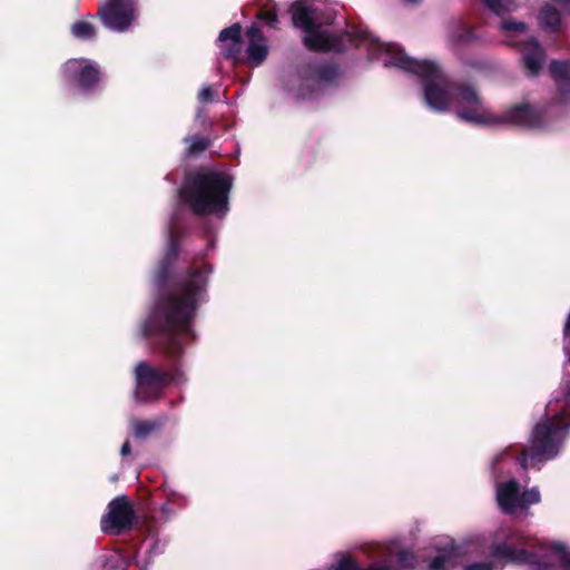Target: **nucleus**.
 <instances>
[{"mask_svg": "<svg viewBox=\"0 0 570 570\" xmlns=\"http://www.w3.org/2000/svg\"><path fill=\"white\" fill-rule=\"evenodd\" d=\"M206 281L198 271L178 281L176 291L161 296L154 304L140 327L144 338H153V347L166 361V367L139 361L134 370L135 392L138 403H151L163 397L171 384L185 381L181 362L185 344L195 340L193 324L205 293Z\"/></svg>", "mask_w": 570, "mask_h": 570, "instance_id": "f257e3e1", "label": "nucleus"}, {"mask_svg": "<svg viewBox=\"0 0 570 570\" xmlns=\"http://www.w3.org/2000/svg\"><path fill=\"white\" fill-rule=\"evenodd\" d=\"M394 68L420 78L424 101L434 111L454 109L461 120L481 126L513 125L542 129L549 125L548 109L529 104L514 105L500 114L493 112L472 85L451 81L436 62L413 59L395 43Z\"/></svg>", "mask_w": 570, "mask_h": 570, "instance_id": "f03ea898", "label": "nucleus"}, {"mask_svg": "<svg viewBox=\"0 0 570 570\" xmlns=\"http://www.w3.org/2000/svg\"><path fill=\"white\" fill-rule=\"evenodd\" d=\"M487 548L497 560L530 564L532 570H570V550L563 542H547L523 531L500 528L489 537Z\"/></svg>", "mask_w": 570, "mask_h": 570, "instance_id": "7ed1b4c3", "label": "nucleus"}, {"mask_svg": "<svg viewBox=\"0 0 570 570\" xmlns=\"http://www.w3.org/2000/svg\"><path fill=\"white\" fill-rule=\"evenodd\" d=\"M570 430V377H564L546 405L543 419L532 430L530 448L518 456L523 470L540 469V464L554 459L563 448Z\"/></svg>", "mask_w": 570, "mask_h": 570, "instance_id": "20e7f679", "label": "nucleus"}, {"mask_svg": "<svg viewBox=\"0 0 570 570\" xmlns=\"http://www.w3.org/2000/svg\"><path fill=\"white\" fill-rule=\"evenodd\" d=\"M289 11L294 27L307 33L303 42L311 51L341 53L350 47H364L370 60L374 61L384 57V66L387 67L392 63L391 43L381 42L370 32L361 29L341 33L321 30L315 21L314 9L301 0L295 1Z\"/></svg>", "mask_w": 570, "mask_h": 570, "instance_id": "39448f33", "label": "nucleus"}, {"mask_svg": "<svg viewBox=\"0 0 570 570\" xmlns=\"http://www.w3.org/2000/svg\"><path fill=\"white\" fill-rule=\"evenodd\" d=\"M232 187L233 179L229 175L199 169L186 178L180 197L196 216L223 217L229 209Z\"/></svg>", "mask_w": 570, "mask_h": 570, "instance_id": "423d86ee", "label": "nucleus"}, {"mask_svg": "<svg viewBox=\"0 0 570 570\" xmlns=\"http://www.w3.org/2000/svg\"><path fill=\"white\" fill-rule=\"evenodd\" d=\"M180 252V235L178 232L170 229L169 230V239L166 252L158 263L155 272H154V284L159 288H164L169 285V289L167 292L161 293L156 301H158L161 296L173 293L176 291V285L178 281L186 277L191 273L193 269H196L205 277V293L199 298V304L206 299L207 296V286H208V277L213 272V267L209 263L197 264L193 262L190 266H188L184 272L177 273L173 275L174 266L178 259ZM157 302H155L156 304Z\"/></svg>", "mask_w": 570, "mask_h": 570, "instance_id": "0eeeda50", "label": "nucleus"}, {"mask_svg": "<svg viewBox=\"0 0 570 570\" xmlns=\"http://www.w3.org/2000/svg\"><path fill=\"white\" fill-rule=\"evenodd\" d=\"M434 556L430 558L428 570H499L493 561L468 562L471 546L440 540L433 544Z\"/></svg>", "mask_w": 570, "mask_h": 570, "instance_id": "6e6552de", "label": "nucleus"}, {"mask_svg": "<svg viewBox=\"0 0 570 570\" xmlns=\"http://www.w3.org/2000/svg\"><path fill=\"white\" fill-rule=\"evenodd\" d=\"M63 81L79 92L89 95L95 92L102 80L104 72L100 66L85 58L67 60L61 67Z\"/></svg>", "mask_w": 570, "mask_h": 570, "instance_id": "1a4fd4ad", "label": "nucleus"}, {"mask_svg": "<svg viewBox=\"0 0 570 570\" xmlns=\"http://www.w3.org/2000/svg\"><path fill=\"white\" fill-rule=\"evenodd\" d=\"M495 499L499 509L505 514H515L529 509L541 501L538 487L521 491L520 484L514 480L495 482Z\"/></svg>", "mask_w": 570, "mask_h": 570, "instance_id": "9d476101", "label": "nucleus"}, {"mask_svg": "<svg viewBox=\"0 0 570 570\" xmlns=\"http://www.w3.org/2000/svg\"><path fill=\"white\" fill-rule=\"evenodd\" d=\"M136 520L131 501L126 495H118L108 503V512L102 515L100 527L105 533L121 534L129 532Z\"/></svg>", "mask_w": 570, "mask_h": 570, "instance_id": "9b49d317", "label": "nucleus"}, {"mask_svg": "<svg viewBox=\"0 0 570 570\" xmlns=\"http://www.w3.org/2000/svg\"><path fill=\"white\" fill-rule=\"evenodd\" d=\"M134 13V0H109L100 6L97 16L108 29L125 31L131 24Z\"/></svg>", "mask_w": 570, "mask_h": 570, "instance_id": "f8f14e48", "label": "nucleus"}, {"mask_svg": "<svg viewBox=\"0 0 570 570\" xmlns=\"http://www.w3.org/2000/svg\"><path fill=\"white\" fill-rule=\"evenodd\" d=\"M298 76L305 83L318 89L324 86H333L337 83L340 77V68L332 62H307L299 67ZM303 90V87H301Z\"/></svg>", "mask_w": 570, "mask_h": 570, "instance_id": "ddd939ff", "label": "nucleus"}, {"mask_svg": "<svg viewBox=\"0 0 570 570\" xmlns=\"http://www.w3.org/2000/svg\"><path fill=\"white\" fill-rule=\"evenodd\" d=\"M245 35L248 40L245 49L246 60L250 67H258L266 60L269 52L267 39L257 23L248 27Z\"/></svg>", "mask_w": 570, "mask_h": 570, "instance_id": "4468645a", "label": "nucleus"}, {"mask_svg": "<svg viewBox=\"0 0 570 570\" xmlns=\"http://www.w3.org/2000/svg\"><path fill=\"white\" fill-rule=\"evenodd\" d=\"M521 46V60L528 77H535L540 73L546 61V53L539 41L531 37Z\"/></svg>", "mask_w": 570, "mask_h": 570, "instance_id": "2eb2a0df", "label": "nucleus"}, {"mask_svg": "<svg viewBox=\"0 0 570 570\" xmlns=\"http://www.w3.org/2000/svg\"><path fill=\"white\" fill-rule=\"evenodd\" d=\"M168 421L166 414L159 415L151 420H138L131 421V432L134 438L137 440H146L154 434L159 433Z\"/></svg>", "mask_w": 570, "mask_h": 570, "instance_id": "dca6fc26", "label": "nucleus"}, {"mask_svg": "<svg viewBox=\"0 0 570 570\" xmlns=\"http://www.w3.org/2000/svg\"><path fill=\"white\" fill-rule=\"evenodd\" d=\"M499 29L507 37V43L510 46H520L528 40V24L524 21L514 18H508L499 23Z\"/></svg>", "mask_w": 570, "mask_h": 570, "instance_id": "f3484780", "label": "nucleus"}, {"mask_svg": "<svg viewBox=\"0 0 570 570\" xmlns=\"http://www.w3.org/2000/svg\"><path fill=\"white\" fill-rule=\"evenodd\" d=\"M539 27L546 32H558L562 28L560 12L550 3L541 7L538 13Z\"/></svg>", "mask_w": 570, "mask_h": 570, "instance_id": "a211bd4d", "label": "nucleus"}, {"mask_svg": "<svg viewBox=\"0 0 570 570\" xmlns=\"http://www.w3.org/2000/svg\"><path fill=\"white\" fill-rule=\"evenodd\" d=\"M550 73L561 94H570V61H551Z\"/></svg>", "mask_w": 570, "mask_h": 570, "instance_id": "6ab92c4d", "label": "nucleus"}, {"mask_svg": "<svg viewBox=\"0 0 570 570\" xmlns=\"http://www.w3.org/2000/svg\"><path fill=\"white\" fill-rule=\"evenodd\" d=\"M473 39H475L473 31L461 21L453 23L449 29L448 41L452 47L464 45Z\"/></svg>", "mask_w": 570, "mask_h": 570, "instance_id": "aec40b11", "label": "nucleus"}, {"mask_svg": "<svg viewBox=\"0 0 570 570\" xmlns=\"http://www.w3.org/2000/svg\"><path fill=\"white\" fill-rule=\"evenodd\" d=\"M330 570H389L387 567L371 564L362 567L350 553L343 554Z\"/></svg>", "mask_w": 570, "mask_h": 570, "instance_id": "412c9836", "label": "nucleus"}, {"mask_svg": "<svg viewBox=\"0 0 570 570\" xmlns=\"http://www.w3.org/2000/svg\"><path fill=\"white\" fill-rule=\"evenodd\" d=\"M71 35L82 41L92 40L97 35L96 27L88 21L78 20L70 28Z\"/></svg>", "mask_w": 570, "mask_h": 570, "instance_id": "4be33fe9", "label": "nucleus"}, {"mask_svg": "<svg viewBox=\"0 0 570 570\" xmlns=\"http://www.w3.org/2000/svg\"><path fill=\"white\" fill-rule=\"evenodd\" d=\"M243 52H244V40L229 42V43L225 45L222 49V55L224 56V58L232 60L235 65L244 61Z\"/></svg>", "mask_w": 570, "mask_h": 570, "instance_id": "5701e85b", "label": "nucleus"}, {"mask_svg": "<svg viewBox=\"0 0 570 570\" xmlns=\"http://www.w3.org/2000/svg\"><path fill=\"white\" fill-rule=\"evenodd\" d=\"M483 2L495 14L510 13L518 9L517 0H483Z\"/></svg>", "mask_w": 570, "mask_h": 570, "instance_id": "b1692460", "label": "nucleus"}, {"mask_svg": "<svg viewBox=\"0 0 570 570\" xmlns=\"http://www.w3.org/2000/svg\"><path fill=\"white\" fill-rule=\"evenodd\" d=\"M258 20L264 21L268 27L276 29L278 23V16L275 9V6L269 7L266 3L256 14Z\"/></svg>", "mask_w": 570, "mask_h": 570, "instance_id": "393cba45", "label": "nucleus"}, {"mask_svg": "<svg viewBox=\"0 0 570 570\" xmlns=\"http://www.w3.org/2000/svg\"><path fill=\"white\" fill-rule=\"evenodd\" d=\"M218 40L222 42H226V41L235 42L238 40H243L240 23L236 22V23L232 24L230 27L223 29L219 32Z\"/></svg>", "mask_w": 570, "mask_h": 570, "instance_id": "a878e982", "label": "nucleus"}, {"mask_svg": "<svg viewBox=\"0 0 570 570\" xmlns=\"http://www.w3.org/2000/svg\"><path fill=\"white\" fill-rule=\"evenodd\" d=\"M511 459L510 449H505L494 455L491 461V471L495 479L503 473L501 465Z\"/></svg>", "mask_w": 570, "mask_h": 570, "instance_id": "bb28decb", "label": "nucleus"}, {"mask_svg": "<svg viewBox=\"0 0 570 570\" xmlns=\"http://www.w3.org/2000/svg\"><path fill=\"white\" fill-rule=\"evenodd\" d=\"M396 563L399 567L404 569H416L419 564L416 557L412 552L405 550L397 553Z\"/></svg>", "mask_w": 570, "mask_h": 570, "instance_id": "cd10ccee", "label": "nucleus"}, {"mask_svg": "<svg viewBox=\"0 0 570 570\" xmlns=\"http://www.w3.org/2000/svg\"><path fill=\"white\" fill-rule=\"evenodd\" d=\"M198 100L202 104H209L214 100V90L210 86H204L198 92Z\"/></svg>", "mask_w": 570, "mask_h": 570, "instance_id": "c85d7f7f", "label": "nucleus"}, {"mask_svg": "<svg viewBox=\"0 0 570 570\" xmlns=\"http://www.w3.org/2000/svg\"><path fill=\"white\" fill-rule=\"evenodd\" d=\"M209 141L207 138L196 139L189 147L191 154H197L207 149Z\"/></svg>", "mask_w": 570, "mask_h": 570, "instance_id": "c756f323", "label": "nucleus"}, {"mask_svg": "<svg viewBox=\"0 0 570 570\" xmlns=\"http://www.w3.org/2000/svg\"><path fill=\"white\" fill-rule=\"evenodd\" d=\"M559 4L566 12H570V0H552Z\"/></svg>", "mask_w": 570, "mask_h": 570, "instance_id": "7c9ffc66", "label": "nucleus"}, {"mask_svg": "<svg viewBox=\"0 0 570 570\" xmlns=\"http://www.w3.org/2000/svg\"><path fill=\"white\" fill-rule=\"evenodd\" d=\"M130 452H131L130 443H129V441H125V442H124V444L121 445L120 454H121L122 456H126V455H128Z\"/></svg>", "mask_w": 570, "mask_h": 570, "instance_id": "2f4dec72", "label": "nucleus"}, {"mask_svg": "<svg viewBox=\"0 0 570 570\" xmlns=\"http://www.w3.org/2000/svg\"><path fill=\"white\" fill-rule=\"evenodd\" d=\"M171 508L168 505V504H164L161 507V513L166 515V518H169V515L171 514Z\"/></svg>", "mask_w": 570, "mask_h": 570, "instance_id": "473e14b6", "label": "nucleus"}, {"mask_svg": "<svg viewBox=\"0 0 570 570\" xmlns=\"http://www.w3.org/2000/svg\"><path fill=\"white\" fill-rule=\"evenodd\" d=\"M406 4H417L421 0H403Z\"/></svg>", "mask_w": 570, "mask_h": 570, "instance_id": "72a5a7b5", "label": "nucleus"}]
</instances>
